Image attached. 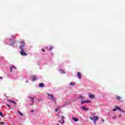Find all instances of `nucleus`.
Returning a JSON list of instances; mask_svg holds the SVG:
<instances>
[{
	"mask_svg": "<svg viewBox=\"0 0 125 125\" xmlns=\"http://www.w3.org/2000/svg\"><path fill=\"white\" fill-rule=\"evenodd\" d=\"M24 47H25L24 45H21L20 46V48L21 49L20 51L21 54L22 55V56H26V55H28V54H26L24 51Z\"/></svg>",
	"mask_w": 125,
	"mask_h": 125,
	"instance_id": "nucleus-1",
	"label": "nucleus"
},
{
	"mask_svg": "<svg viewBox=\"0 0 125 125\" xmlns=\"http://www.w3.org/2000/svg\"><path fill=\"white\" fill-rule=\"evenodd\" d=\"M47 95L48 98L49 99H50L51 100H53L54 101H55V102H56V100L55 99V98H54L53 95H52V94H48Z\"/></svg>",
	"mask_w": 125,
	"mask_h": 125,
	"instance_id": "nucleus-2",
	"label": "nucleus"
},
{
	"mask_svg": "<svg viewBox=\"0 0 125 125\" xmlns=\"http://www.w3.org/2000/svg\"><path fill=\"white\" fill-rule=\"evenodd\" d=\"M99 119V117L98 116H93L92 117H90V120L91 121H98Z\"/></svg>",
	"mask_w": 125,
	"mask_h": 125,
	"instance_id": "nucleus-3",
	"label": "nucleus"
},
{
	"mask_svg": "<svg viewBox=\"0 0 125 125\" xmlns=\"http://www.w3.org/2000/svg\"><path fill=\"white\" fill-rule=\"evenodd\" d=\"M116 108L113 109V111L114 112L116 111L117 110H119V111H120V112H122V113H125V111L124 110H122V109H121L120 107H118L117 106H115Z\"/></svg>",
	"mask_w": 125,
	"mask_h": 125,
	"instance_id": "nucleus-4",
	"label": "nucleus"
},
{
	"mask_svg": "<svg viewBox=\"0 0 125 125\" xmlns=\"http://www.w3.org/2000/svg\"><path fill=\"white\" fill-rule=\"evenodd\" d=\"M77 76L78 77L79 80L82 79V74H81V72L77 73Z\"/></svg>",
	"mask_w": 125,
	"mask_h": 125,
	"instance_id": "nucleus-5",
	"label": "nucleus"
},
{
	"mask_svg": "<svg viewBox=\"0 0 125 125\" xmlns=\"http://www.w3.org/2000/svg\"><path fill=\"white\" fill-rule=\"evenodd\" d=\"M10 41L11 42V45H14V44H15V41H13V40L10 39Z\"/></svg>",
	"mask_w": 125,
	"mask_h": 125,
	"instance_id": "nucleus-6",
	"label": "nucleus"
},
{
	"mask_svg": "<svg viewBox=\"0 0 125 125\" xmlns=\"http://www.w3.org/2000/svg\"><path fill=\"white\" fill-rule=\"evenodd\" d=\"M81 109H82V110H84V111L89 110V108H86V107L85 106H81Z\"/></svg>",
	"mask_w": 125,
	"mask_h": 125,
	"instance_id": "nucleus-7",
	"label": "nucleus"
},
{
	"mask_svg": "<svg viewBox=\"0 0 125 125\" xmlns=\"http://www.w3.org/2000/svg\"><path fill=\"white\" fill-rule=\"evenodd\" d=\"M89 97L91 99H94L95 98V97L94 96V95L93 94H90L89 95Z\"/></svg>",
	"mask_w": 125,
	"mask_h": 125,
	"instance_id": "nucleus-8",
	"label": "nucleus"
},
{
	"mask_svg": "<svg viewBox=\"0 0 125 125\" xmlns=\"http://www.w3.org/2000/svg\"><path fill=\"white\" fill-rule=\"evenodd\" d=\"M12 69L14 71V70H16V67L15 66H14V65L11 66L10 72H12Z\"/></svg>",
	"mask_w": 125,
	"mask_h": 125,
	"instance_id": "nucleus-9",
	"label": "nucleus"
},
{
	"mask_svg": "<svg viewBox=\"0 0 125 125\" xmlns=\"http://www.w3.org/2000/svg\"><path fill=\"white\" fill-rule=\"evenodd\" d=\"M38 80V78L36 76H33V82H36Z\"/></svg>",
	"mask_w": 125,
	"mask_h": 125,
	"instance_id": "nucleus-10",
	"label": "nucleus"
},
{
	"mask_svg": "<svg viewBox=\"0 0 125 125\" xmlns=\"http://www.w3.org/2000/svg\"><path fill=\"white\" fill-rule=\"evenodd\" d=\"M90 102H91L90 101H84L81 103V104H83L84 103H89Z\"/></svg>",
	"mask_w": 125,
	"mask_h": 125,
	"instance_id": "nucleus-11",
	"label": "nucleus"
},
{
	"mask_svg": "<svg viewBox=\"0 0 125 125\" xmlns=\"http://www.w3.org/2000/svg\"><path fill=\"white\" fill-rule=\"evenodd\" d=\"M61 120H62V122L61 123V124L62 125L64 124V116H62Z\"/></svg>",
	"mask_w": 125,
	"mask_h": 125,
	"instance_id": "nucleus-12",
	"label": "nucleus"
},
{
	"mask_svg": "<svg viewBox=\"0 0 125 125\" xmlns=\"http://www.w3.org/2000/svg\"><path fill=\"white\" fill-rule=\"evenodd\" d=\"M44 87V84L43 83H41L39 84V87Z\"/></svg>",
	"mask_w": 125,
	"mask_h": 125,
	"instance_id": "nucleus-13",
	"label": "nucleus"
},
{
	"mask_svg": "<svg viewBox=\"0 0 125 125\" xmlns=\"http://www.w3.org/2000/svg\"><path fill=\"white\" fill-rule=\"evenodd\" d=\"M8 102H11V103H13V104H14V105H16V103H15V102L13 101H10L9 100H8Z\"/></svg>",
	"mask_w": 125,
	"mask_h": 125,
	"instance_id": "nucleus-14",
	"label": "nucleus"
},
{
	"mask_svg": "<svg viewBox=\"0 0 125 125\" xmlns=\"http://www.w3.org/2000/svg\"><path fill=\"white\" fill-rule=\"evenodd\" d=\"M72 119L73 120V121H74V122H79V119L77 118L73 117Z\"/></svg>",
	"mask_w": 125,
	"mask_h": 125,
	"instance_id": "nucleus-15",
	"label": "nucleus"
},
{
	"mask_svg": "<svg viewBox=\"0 0 125 125\" xmlns=\"http://www.w3.org/2000/svg\"><path fill=\"white\" fill-rule=\"evenodd\" d=\"M29 98H30L32 102L33 103H34V99H35V98L32 97H29Z\"/></svg>",
	"mask_w": 125,
	"mask_h": 125,
	"instance_id": "nucleus-16",
	"label": "nucleus"
},
{
	"mask_svg": "<svg viewBox=\"0 0 125 125\" xmlns=\"http://www.w3.org/2000/svg\"><path fill=\"white\" fill-rule=\"evenodd\" d=\"M121 98H122L120 96H117L116 97V100H121Z\"/></svg>",
	"mask_w": 125,
	"mask_h": 125,
	"instance_id": "nucleus-17",
	"label": "nucleus"
},
{
	"mask_svg": "<svg viewBox=\"0 0 125 125\" xmlns=\"http://www.w3.org/2000/svg\"><path fill=\"white\" fill-rule=\"evenodd\" d=\"M79 99L81 100V101H83V97L82 96H80L79 98Z\"/></svg>",
	"mask_w": 125,
	"mask_h": 125,
	"instance_id": "nucleus-18",
	"label": "nucleus"
},
{
	"mask_svg": "<svg viewBox=\"0 0 125 125\" xmlns=\"http://www.w3.org/2000/svg\"><path fill=\"white\" fill-rule=\"evenodd\" d=\"M20 43L22 44V45H25V42H24V41H21Z\"/></svg>",
	"mask_w": 125,
	"mask_h": 125,
	"instance_id": "nucleus-19",
	"label": "nucleus"
},
{
	"mask_svg": "<svg viewBox=\"0 0 125 125\" xmlns=\"http://www.w3.org/2000/svg\"><path fill=\"white\" fill-rule=\"evenodd\" d=\"M60 72H61L62 74H65V71L64 70L60 69Z\"/></svg>",
	"mask_w": 125,
	"mask_h": 125,
	"instance_id": "nucleus-20",
	"label": "nucleus"
},
{
	"mask_svg": "<svg viewBox=\"0 0 125 125\" xmlns=\"http://www.w3.org/2000/svg\"><path fill=\"white\" fill-rule=\"evenodd\" d=\"M18 113H19V115H20V116H23V113H22L21 112L19 111V110L17 111Z\"/></svg>",
	"mask_w": 125,
	"mask_h": 125,
	"instance_id": "nucleus-21",
	"label": "nucleus"
},
{
	"mask_svg": "<svg viewBox=\"0 0 125 125\" xmlns=\"http://www.w3.org/2000/svg\"><path fill=\"white\" fill-rule=\"evenodd\" d=\"M75 84H76V83H70V85H71V86H74V85H75Z\"/></svg>",
	"mask_w": 125,
	"mask_h": 125,
	"instance_id": "nucleus-22",
	"label": "nucleus"
},
{
	"mask_svg": "<svg viewBox=\"0 0 125 125\" xmlns=\"http://www.w3.org/2000/svg\"><path fill=\"white\" fill-rule=\"evenodd\" d=\"M0 116H1V117H2V118H3V115L2 114V113H1V112H0Z\"/></svg>",
	"mask_w": 125,
	"mask_h": 125,
	"instance_id": "nucleus-23",
	"label": "nucleus"
},
{
	"mask_svg": "<svg viewBox=\"0 0 125 125\" xmlns=\"http://www.w3.org/2000/svg\"><path fill=\"white\" fill-rule=\"evenodd\" d=\"M12 38H13L14 39H16V37H15V35H12Z\"/></svg>",
	"mask_w": 125,
	"mask_h": 125,
	"instance_id": "nucleus-24",
	"label": "nucleus"
},
{
	"mask_svg": "<svg viewBox=\"0 0 125 125\" xmlns=\"http://www.w3.org/2000/svg\"><path fill=\"white\" fill-rule=\"evenodd\" d=\"M112 119H113V120H115L116 119V116H113Z\"/></svg>",
	"mask_w": 125,
	"mask_h": 125,
	"instance_id": "nucleus-25",
	"label": "nucleus"
},
{
	"mask_svg": "<svg viewBox=\"0 0 125 125\" xmlns=\"http://www.w3.org/2000/svg\"><path fill=\"white\" fill-rule=\"evenodd\" d=\"M0 125H4V122H0Z\"/></svg>",
	"mask_w": 125,
	"mask_h": 125,
	"instance_id": "nucleus-26",
	"label": "nucleus"
},
{
	"mask_svg": "<svg viewBox=\"0 0 125 125\" xmlns=\"http://www.w3.org/2000/svg\"><path fill=\"white\" fill-rule=\"evenodd\" d=\"M52 48H53V47L52 46H51L50 47V50H52Z\"/></svg>",
	"mask_w": 125,
	"mask_h": 125,
	"instance_id": "nucleus-27",
	"label": "nucleus"
},
{
	"mask_svg": "<svg viewBox=\"0 0 125 125\" xmlns=\"http://www.w3.org/2000/svg\"><path fill=\"white\" fill-rule=\"evenodd\" d=\"M59 108H56L55 109V112H58Z\"/></svg>",
	"mask_w": 125,
	"mask_h": 125,
	"instance_id": "nucleus-28",
	"label": "nucleus"
},
{
	"mask_svg": "<svg viewBox=\"0 0 125 125\" xmlns=\"http://www.w3.org/2000/svg\"><path fill=\"white\" fill-rule=\"evenodd\" d=\"M42 52H44V49H42Z\"/></svg>",
	"mask_w": 125,
	"mask_h": 125,
	"instance_id": "nucleus-29",
	"label": "nucleus"
},
{
	"mask_svg": "<svg viewBox=\"0 0 125 125\" xmlns=\"http://www.w3.org/2000/svg\"><path fill=\"white\" fill-rule=\"evenodd\" d=\"M94 122V125H96V121H93Z\"/></svg>",
	"mask_w": 125,
	"mask_h": 125,
	"instance_id": "nucleus-30",
	"label": "nucleus"
},
{
	"mask_svg": "<svg viewBox=\"0 0 125 125\" xmlns=\"http://www.w3.org/2000/svg\"><path fill=\"white\" fill-rule=\"evenodd\" d=\"M6 106H8V107H10V105L9 104H6Z\"/></svg>",
	"mask_w": 125,
	"mask_h": 125,
	"instance_id": "nucleus-31",
	"label": "nucleus"
},
{
	"mask_svg": "<svg viewBox=\"0 0 125 125\" xmlns=\"http://www.w3.org/2000/svg\"><path fill=\"white\" fill-rule=\"evenodd\" d=\"M58 122H59V123H62V122H61V121H60V120H59V121H58Z\"/></svg>",
	"mask_w": 125,
	"mask_h": 125,
	"instance_id": "nucleus-32",
	"label": "nucleus"
},
{
	"mask_svg": "<svg viewBox=\"0 0 125 125\" xmlns=\"http://www.w3.org/2000/svg\"><path fill=\"white\" fill-rule=\"evenodd\" d=\"M0 79L1 80H2V77H0Z\"/></svg>",
	"mask_w": 125,
	"mask_h": 125,
	"instance_id": "nucleus-33",
	"label": "nucleus"
},
{
	"mask_svg": "<svg viewBox=\"0 0 125 125\" xmlns=\"http://www.w3.org/2000/svg\"><path fill=\"white\" fill-rule=\"evenodd\" d=\"M119 117H122V115H119Z\"/></svg>",
	"mask_w": 125,
	"mask_h": 125,
	"instance_id": "nucleus-34",
	"label": "nucleus"
},
{
	"mask_svg": "<svg viewBox=\"0 0 125 125\" xmlns=\"http://www.w3.org/2000/svg\"><path fill=\"white\" fill-rule=\"evenodd\" d=\"M32 112H34V110H32Z\"/></svg>",
	"mask_w": 125,
	"mask_h": 125,
	"instance_id": "nucleus-35",
	"label": "nucleus"
},
{
	"mask_svg": "<svg viewBox=\"0 0 125 125\" xmlns=\"http://www.w3.org/2000/svg\"><path fill=\"white\" fill-rule=\"evenodd\" d=\"M102 121L104 122V121L103 120H102Z\"/></svg>",
	"mask_w": 125,
	"mask_h": 125,
	"instance_id": "nucleus-36",
	"label": "nucleus"
},
{
	"mask_svg": "<svg viewBox=\"0 0 125 125\" xmlns=\"http://www.w3.org/2000/svg\"><path fill=\"white\" fill-rule=\"evenodd\" d=\"M56 125H59V124H57Z\"/></svg>",
	"mask_w": 125,
	"mask_h": 125,
	"instance_id": "nucleus-37",
	"label": "nucleus"
},
{
	"mask_svg": "<svg viewBox=\"0 0 125 125\" xmlns=\"http://www.w3.org/2000/svg\"><path fill=\"white\" fill-rule=\"evenodd\" d=\"M47 48H48L47 47H46V49H47Z\"/></svg>",
	"mask_w": 125,
	"mask_h": 125,
	"instance_id": "nucleus-38",
	"label": "nucleus"
},
{
	"mask_svg": "<svg viewBox=\"0 0 125 125\" xmlns=\"http://www.w3.org/2000/svg\"><path fill=\"white\" fill-rule=\"evenodd\" d=\"M28 81H26V83H28Z\"/></svg>",
	"mask_w": 125,
	"mask_h": 125,
	"instance_id": "nucleus-39",
	"label": "nucleus"
}]
</instances>
